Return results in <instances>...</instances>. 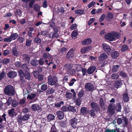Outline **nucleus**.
<instances>
[{"instance_id": "2", "label": "nucleus", "mask_w": 132, "mask_h": 132, "mask_svg": "<svg viewBox=\"0 0 132 132\" xmlns=\"http://www.w3.org/2000/svg\"><path fill=\"white\" fill-rule=\"evenodd\" d=\"M57 81V78L56 76H54L53 78L51 76H49L48 78V84L53 86L56 84Z\"/></svg>"}, {"instance_id": "60", "label": "nucleus", "mask_w": 132, "mask_h": 132, "mask_svg": "<svg viewBox=\"0 0 132 132\" xmlns=\"http://www.w3.org/2000/svg\"><path fill=\"white\" fill-rule=\"evenodd\" d=\"M76 81V80L75 79L73 78L72 79L70 82L69 83V85L70 86H72L74 84L75 82Z\"/></svg>"}, {"instance_id": "54", "label": "nucleus", "mask_w": 132, "mask_h": 132, "mask_svg": "<svg viewBox=\"0 0 132 132\" xmlns=\"http://www.w3.org/2000/svg\"><path fill=\"white\" fill-rule=\"evenodd\" d=\"M4 41L5 42H10L12 40L10 37L5 38L4 39Z\"/></svg>"}, {"instance_id": "21", "label": "nucleus", "mask_w": 132, "mask_h": 132, "mask_svg": "<svg viewBox=\"0 0 132 132\" xmlns=\"http://www.w3.org/2000/svg\"><path fill=\"white\" fill-rule=\"evenodd\" d=\"M108 56L105 54L102 53L98 57V59L100 60H104L108 58Z\"/></svg>"}, {"instance_id": "8", "label": "nucleus", "mask_w": 132, "mask_h": 132, "mask_svg": "<svg viewBox=\"0 0 132 132\" xmlns=\"http://www.w3.org/2000/svg\"><path fill=\"white\" fill-rule=\"evenodd\" d=\"M123 83L121 80H116L113 84V86L115 88H118L120 87Z\"/></svg>"}, {"instance_id": "38", "label": "nucleus", "mask_w": 132, "mask_h": 132, "mask_svg": "<svg viewBox=\"0 0 132 132\" xmlns=\"http://www.w3.org/2000/svg\"><path fill=\"white\" fill-rule=\"evenodd\" d=\"M12 53L15 56H17L18 55V53L17 51L16 48L14 47L12 49Z\"/></svg>"}, {"instance_id": "44", "label": "nucleus", "mask_w": 132, "mask_h": 132, "mask_svg": "<svg viewBox=\"0 0 132 132\" xmlns=\"http://www.w3.org/2000/svg\"><path fill=\"white\" fill-rule=\"evenodd\" d=\"M84 90L82 89H81L80 90L78 94V96L80 97H82L84 94Z\"/></svg>"}, {"instance_id": "26", "label": "nucleus", "mask_w": 132, "mask_h": 132, "mask_svg": "<svg viewBox=\"0 0 132 132\" xmlns=\"http://www.w3.org/2000/svg\"><path fill=\"white\" fill-rule=\"evenodd\" d=\"M18 36V34L17 33H13L11 34L10 37L12 40L16 39Z\"/></svg>"}, {"instance_id": "6", "label": "nucleus", "mask_w": 132, "mask_h": 132, "mask_svg": "<svg viewBox=\"0 0 132 132\" xmlns=\"http://www.w3.org/2000/svg\"><path fill=\"white\" fill-rule=\"evenodd\" d=\"M59 36V35L57 33L54 32L50 33L49 34L47 35V36L49 38H51L52 39L57 38Z\"/></svg>"}, {"instance_id": "34", "label": "nucleus", "mask_w": 132, "mask_h": 132, "mask_svg": "<svg viewBox=\"0 0 132 132\" xmlns=\"http://www.w3.org/2000/svg\"><path fill=\"white\" fill-rule=\"evenodd\" d=\"M23 60L25 61H27V62H29V60L30 57L29 56L25 54L23 55Z\"/></svg>"}, {"instance_id": "5", "label": "nucleus", "mask_w": 132, "mask_h": 132, "mask_svg": "<svg viewBox=\"0 0 132 132\" xmlns=\"http://www.w3.org/2000/svg\"><path fill=\"white\" fill-rule=\"evenodd\" d=\"M31 110L34 111H38L41 110V108L40 105L36 104H33L31 107Z\"/></svg>"}, {"instance_id": "39", "label": "nucleus", "mask_w": 132, "mask_h": 132, "mask_svg": "<svg viewBox=\"0 0 132 132\" xmlns=\"http://www.w3.org/2000/svg\"><path fill=\"white\" fill-rule=\"evenodd\" d=\"M88 114H89L91 116H95V111L93 109L89 110L88 112Z\"/></svg>"}, {"instance_id": "14", "label": "nucleus", "mask_w": 132, "mask_h": 132, "mask_svg": "<svg viewBox=\"0 0 132 132\" xmlns=\"http://www.w3.org/2000/svg\"><path fill=\"white\" fill-rule=\"evenodd\" d=\"M90 49V47L89 46L85 47L81 49V52L82 54H84L88 52Z\"/></svg>"}, {"instance_id": "36", "label": "nucleus", "mask_w": 132, "mask_h": 132, "mask_svg": "<svg viewBox=\"0 0 132 132\" xmlns=\"http://www.w3.org/2000/svg\"><path fill=\"white\" fill-rule=\"evenodd\" d=\"M121 109V106L120 103H117L115 107V109L117 111H120Z\"/></svg>"}, {"instance_id": "56", "label": "nucleus", "mask_w": 132, "mask_h": 132, "mask_svg": "<svg viewBox=\"0 0 132 132\" xmlns=\"http://www.w3.org/2000/svg\"><path fill=\"white\" fill-rule=\"evenodd\" d=\"M24 40V38L21 37L19 38L17 40L18 41L21 43H23Z\"/></svg>"}, {"instance_id": "59", "label": "nucleus", "mask_w": 132, "mask_h": 132, "mask_svg": "<svg viewBox=\"0 0 132 132\" xmlns=\"http://www.w3.org/2000/svg\"><path fill=\"white\" fill-rule=\"evenodd\" d=\"M10 61V60L8 59H5L3 60V62L4 64H7Z\"/></svg>"}, {"instance_id": "64", "label": "nucleus", "mask_w": 132, "mask_h": 132, "mask_svg": "<svg viewBox=\"0 0 132 132\" xmlns=\"http://www.w3.org/2000/svg\"><path fill=\"white\" fill-rule=\"evenodd\" d=\"M105 14H104L101 15L99 20L100 22H102L104 20L105 18Z\"/></svg>"}, {"instance_id": "52", "label": "nucleus", "mask_w": 132, "mask_h": 132, "mask_svg": "<svg viewBox=\"0 0 132 132\" xmlns=\"http://www.w3.org/2000/svg\"><path fill=\"white\" fill-rule=\"evenodd\" d=\"M18 103L15 100H13L12 103V106L14 107H16L18 105Z\"/></svg>"}, {"instance_id": "27", "label": "nucleus", "mask_w": 132, "mask_h": 132, "mask_svg": "<svg viewBox=\"0 0 132 132\" xmlns=\"http://www.w3.org/2000/svg\"><path fill=\"white\" fill-rule=\"evenodd\" d=\"M78 35L77 31L75 30H74L71 33V36L72 38L75 39Z\"/></svg>"}, {"instance_id": "63", "label": "nucleus", "mask_w": 132, "mask_h": 132, "mask_svg": "<svg viewBox=\"0 0 132 132\" xmlns=\"http://www.w3.org/2000/svg\"><path fill=\"white\" fill-rule=\"evenodd\" d=\"M48 6V5L47 4V1L45 0L43 2V6L44 8H46Z\"/></svg>"}, {"instance_id": "57", "label": "nucleus", "mask_w": 132, "mask_h": 132, "mask_svg": "<svg viewBox=\"0 0 132 132\" xmlns=\"http://www.w3.org/2000/svg\"><path fill=\"white\" fill-rule=\"evenodd\" d=\"M39 64L40 65H43L44 64V62L43 60V58H40L38 61Z\"/></svg>"}, {"instance_id": "17", "label": "nucleus", "mask_w": 132, "mask_h": 132, "mask_svg": "<svg viewBox=\"0 0 132 132\" xmlns=\"http://www.w3.org/2000/svg\"><path fill=\"white\" fill-rule=\"evenodd\" d=\"M31 91V89L30 86H28L27 88L23 89V94L24 95L27 94L28 95L29 94H30L29 92H30Z\"/></svg>"}, {"instance_id": "23", "label": "nucleus", "mask_w": 132, "mask_h": 132, "mask_svg": "<svg viewBox=\"0 0 132 132\" xmlns=\"http://www.w3.org/2000/svg\"><path fill=\"white\" fill-rule=\"evenodd\" d=\"M119 77V74L118 73H114L112 74L111 76V78L113 79H118Z\"/></svg>"}, {"instance_id": "37", "label": "nucleus", "mask_w": 132, "mask_h": 132, "mask_svg": "<svg viewBox=\"0 0 132 132\" xmlns=\"http://www.w3.org/2000/svg\"><path fill=\"white\" fill-rule=\"evenodd\" d=\"M55 117L52 114H49L47 116L48 120L49 121L53 120L54 119Z\"/></svg>"}, {"instance_id": "30", "label": "nucleus", "mask_w": 132, "mask_h": 132, "mask_svg": "<svg viewBox=\"0 0 132 132\" xmlns=\"http://www.w3.org/2000/svg\"><path fill=\"white\" fill-rule=\"evenodd\" d=\"M128 49V46L126 45H124L122 46L121 49V51L122 52H124L127 50Z\"/></svg>"}, {"instance_id": "48", "label": "nucleus", "mask_w": 132, "mask_h": 132, "mask_svg": "<svg viewBox=\"0 0 132 132\" xmlns=\"http://www.w3.org/2000/svg\"><path fill=\"white\" fill-rule=\"evenodd\" d=\"M96 4L95 2L92 1L89 3L88 5V7L89 8H90L92 6H93Z\"/></svg>"}, {"instance_id": "12", "label": "nucleus", "mask_w": 132, "mask_h": 132, "mask_svg": "<svg viewBox=\"0 0 132 132\" xmlns=\"http://www.w3.org/2000/svg\"><path fill=\"white\" fill-rule=\"evenodd\" d=\"M8 76L10 78H14L17 75V73L14 71L10 72L7 73Z\"/></svg>"}, {"instance_id": "13", "label": "nucleus", "mask_w": 132, "mask_h": 132, "mask_svg": "<svg viewBox=\"0 0 132 132\" xmlns=\"http://www.w3.org/2000/svg\"><path fill=\"white\" fill-rule=\"evenodd\" d=\"M8 114L9 116L13 117L16 114V112L14 109H12L8 111Z\"/></svg>"}, {"instance_id": "51", "label": "nucleus", "mask_w": 132, "mask_h": 132, "mask_svg": "<svg viewBox=\"0 0 132 132\" xmlns=\"http://www.w3.org/2000/svg\"><path fill=\"white\" fill-rule=\"evenodd\" d=\"M22 69L27 71L28 69V65L26 64H23L21 66Z\"/></svg>"}, {"instance_id": "4", "label": "nucleus", "mask_w": 132, "mask_h": 132, "mask_svg": "<svg viewBox=\"0 0 132 132\" xmlns=\"http://www.w3.org/2000/svg\"><path fill=\"white\" fill-rule=\"evenodd\" d=\"M105 38L110 41L116 40L115 38L113 37L112 32L108 33L105 35Z\"/></svg>"}, {"instance_id": "53", "label": "nucleus", "mask_w": 132, "mask_h": 132, "mask_svg": "<svg viewBox=\"0 0 132 132\" xmlns=\"http://www.w3.org/2000/svg\"><path fill=\"white\" fill-rule=\"evenodd\" d=\"M47 85L44 84L42 86L41 88L43 90H45L47 89Z\"/></svg>"}, {"instance_id": "32", "label": "nucleus", "mask_w": 132, "mask_h": 132, "mask_svg": "<svg viewBox=\"0 0 132 132\" xmlns=\"http://www.w3.org/2000/svg\"><path fill=\"white\" fill-rule=\"evenodd\" d=\"M113 37L117 38H119L121 36L120 34L116 32H112Z\"/></svg>"}, {"instance_id": "49", "label": "nucleus", "mask_w": 132, "mask_h": 132, "mask_svg": "<svg viewBox=\"0 0 132 132\" xmlns=\"http://www.w3.org/2000/svg\"><path fill=\"white\" fill-rule=\"evenodd\" d=\"M66 96L68 98H70L72 96V93L69 92H67L66 94Z\"/></svg>"}, {"instance_id": "55", "label": "nucleus", "mask_w": 132, "mask_h": 132, "mask_svg": "<svg viewBox=\"0 0 132 132\" xmlns=\"http://www.w3.org/2000/svg\"><path fill=\"white\" fill-rule=\"evenodd\" d=\"M15 15H19L20 16L21 14V12L20 9H18L15 12Z\"/></svg>"}, {"instance_id": "10", "label": "nucleus", "mask_w": 132, "mask_h": 132, "mask_svg": "<svg viewBox=\"0 0 132 132\" xmlns=\"http://www.w3.org/2000/svg\"><path fill=\"white\" fill-rule=\"evenodd\" d=\"M102 46L104 50L106 52H109L111 50L110 46L106 43L102 44Z\"/></svg>"}, {"instance_id": "62", "label": "nucleus", "mask_w": 132, "mask_h": 132, "mask_svg": "<svg viewBox=\"0 0 132 132\" xmlns=\"http://www.w3.org/2000/svg\"><path fill=\"white\" fill-rule=\"evenodd\" d=\"M61 110L63 111H67L68 110V107L67 106H64L61 109Z\"/></svg>"}, {"instance_id": "42", "label": "nucleus", "mask_w": 132, "mask_h": 132, "mask_svg": "<svg viewBox=\"0 0 132 132\" xmlns=\"http://www.w3.org/2000/svg\"><path fill=\"white\" fill-rule=\"evenodd\" d=\"M18 121L19 123H21L22 122V121H23V117L20 115H18L17 117Z\"/></svg>"}, {"instance_id": "33", "label": "nucleus", "mask_w": 132, "mask_h": 132, "mask_svg": "<svg viewBox=\"0 0 132 132\" xmlns=\"http://www.w3.org/2000/svg\"><path fill=\"white\" fill-rule=\"evenodd\" d=\"M39 6L37 4H35L34 6V10L38 12L40 10Z\"/></svg>"}, {"instance_id": "20", "label": "nucleus", "mask_w": 132, "mask_h": 132, "mask_svg": "<svg viewBox=\"0 0 132 132\" xmlns=\"http://www.w3.org/2000/svg\"><path fill=\"white\" fill-rule=\"evenodd\" d=\"M92 42V40L90 39L87 38L83 41L82 42V44L83 45H87L90 44Z\"/></svg>"}, {"instance_id": "58", "label": "nucleus", "mask_w": 132, "mask_h": 132, "mask_svg": "<svg viewBox=\"0 0 132 132\" xmlns=\"http://www.w3.org/2000/svg\"><path fill=\"white\" fill-rule=\"evenodd\" d=\"M100 106L101 107H102L104 105V100L102 98H100Z\"/></svg>"}, {"instance_id": "29", "label": "nucleus", "mask_w": 132, "mask_h": 132, "mask_svg": "<svg viewBox=\"0 0 132 132\" xmlns=\"http://www.w3.org/2000/svg\"><path fill=\"white\" fill-rule=\"evenodd\" d=\"M108 108V112L110 113L111 114H113L114 113L113 108L112 107L111 105H110L109 106Z\"/></svg>"}, {"instance_id": "61", "label": "nucleus", "mask_w": 132, "mask_h": 132, "mask_svg": "<svg viewBox=\"0 0 132 132\" xmlns=\"http://www.w3.org/2000/svg\"><path fill=\"white\" fill-rule=\"evenodd\" d=\"M12 99L11 97H9L8 98V100L7 101V105H9L11 104V102H12Z\"/></svg>"}, {"instance_id": "9", "label": "nucleus", "mask_w": 132, "mask_h": 132, "mask_svg": "<svg viewBox=\"0 0 132 132\" xmlns=\"http://www.w3.org/2000/svg\"><path fill=\"white\" fill-rule=\"evenodd\" d=\"M74 50L73 49H71L66 54L67 58L70 59L73 57L74 55Z\"/></svg>"}, {"instance_id": "11", "label": "nucleus", "mask_w": 132, "mask_h": 132, "mask_svg": "<svg viewBox=\"0 0 132 132\" xmlns=\"http://www.w3.org/2000/svg\"><path fill=\"white\" fill-rule=\"evenodd\" d=\"M79 121H78L77 119L74 118L72 119L70 123L72 127L74 128H75L76 127V125L77 123Z\"/></svg>"}, {"instance_id": "19", "label": "nucleus", "mask_w": 132, "mask_h": 132, "mask_svg": "<svg viewBox=\"0 0 132 132\" xmlns=\"http://www.w3.org/2000/svg\"><path fill=\"white\" fill-rule=\"evenodd\" d=\"M119 55V52L117 51H114L112 52L111 54V56L112 58L116 59L118 57Z\"/></svg>"}, {"instance_id": "40", "label": "nucleus", "mask_w": 132, "mask_h": 132, "mask_svg": "<svg viewBox=\"0 0 132 132\" xmlns=\"http://www.w3.org/2000/svg\"><path fill=\"white\" fill-rule=\"evenodd\" d=\"M68 110L73 112H76V110L75 109L74 107L71 106H68Z\"/></svg>"}, {"instance_id": "7", "label": "nucleus", "mask_w": 132, "mask_h": 132, "mask_svg": "<svg viewBox=\"0 0 132 132\" xmlns=\"http://www.w3.org/2000/svg\"><path fill=\"white\" fill-rule=\"evenodd\" d=\"M43 58H44L45 59H46L47 58L49 59V61H53V56L51 55L49 53L48 54L45 53L43 54Z\"/></svg>"}, {"instance_id": "1", "label": "nucleus", "mask_w": 132, "mask_h": 132, "mask_svg": "<svg viewBox=\"0 0 132 132\" xmlns=\"http://www.w3.org/2000/svg\"><path fill=\"white\" fill-rule=\"evenodd\" d=\"M4 92L6 94L10 96L13 95L15 94L13 88L10 85L6 86L4 89Z\"/></svg>"}, {"instance_id": "50", "label": "nucleus", "mask_w": 132, "mask_h": 132, "mask_svg": "<svg viewBox=\"0 0 132 132\" xmlns=\"http://www.w3.org/2000/svg\"><path fill=\"white\" fill-rule=\"evenodd\" d=\"M32 42L31 40L28 39H27L26 41V45L27 46H29L31 44V43Z\"/></svg>"}, {"instance_id": "22", "label": "nucleus", "mask_w": 132, "mask_h": 132, "mask_svg": "<svg viewBox=\"0 0 132 132\" xmlns=\"http://www.w3.org/2000/svg\"><path fill=\"white\" fill-rule=\"evenodd\" d=\"M81 113L83 115H86L88 114L87 108L85 107H82L80 110Z\"/></svg>"}, {"instance_id": "28", "label": "nucleus", "mask_w": 132, "mask_h": 132, "mask_svg": "<svg viewBox=\"0 0 132 132\" xmlns=\"http://www.w3.org/2000/svg\"><path fill=\"white\" fill-rule=\"evenodd\" d=\"M72 67V65L69 64H67L64 66V67L65 68V69L68 70L71 69Z\"/></svg>"}, {"instance_id": "46", "label": "nucleus", "mask_w": 132, "mask_h": 132, "mask_svg": "<svg viewBox=\"0 0 132 132\" xmlns=\"http://www.w3.org/2000/svg\"><path fill=\"white\" fill-rule=\"evenodd\" d=\"M119 66L117 65L114 66L112 69V71L113 72L117 71L119 69Z\"/></svg>"}, {"instance_id": "25", "label": "nucleus", "mask_w": 132, "mask_h": 132, "mask_svg": "<svg viewBox=\"0 0 132 132\" xmlns=\"http://www.w3.org/2000/svg\"><path fill=\"white\" fill-rule=\"evenodd\" d=\"M123 98L125 102H127L129 100V97L128 94L127 93H124L123 95Z\"/></svg>"}, {"instance_id": "24", "label": "nucleus", "mask_w": 132, "mask_h": 132, "mask_svg": "<svg viewBox=\"0 0 132 132\" xmlns=\"http://www.w3.org/2000/svg\"><path fill=\"white\" fill-rule=\"evenodd\" d=\"M30 64L34 66H36L38 64V61L36 59H33L31 60Z\"/></svg>"}, {"instance_id": "15", "label": "nucleus", "mask_w": 132, "mask_h": 132, "mask_svg": "<svg viewBox=\"0 0 132 132\" xmlns=\"http://www.w3.org/2000/svg\"><path fill=\"white\" fill-rule=\"evenodd\" d=\"M96 69V68L95 66H91L88 69L87 72L88 74H91L95 71Z\"/></svg>"}, {"instance_id": "35", "label": "nucleus", "mask_w": 132, "mask_h": 132, "mask_svg": "<svg viewBox=\"0 0 132 132\" xmlns=\"http://www.w3.org/2000/svg\"><path fill=\"white\" fill-rule=\"evenodd\" d=\"M76 70L72 68L68 71V73L70 75L75 74L76 73Z\"/></svg>"}, {"instance_id": "31", "label": "nucleus", "mask_w": 132, "mask_h": 132, "mask_svg": "<svg viewBox=\"0 0 132 132\" xmlns=\"http://www.w3.org/2000/svg\"><path fill=\"white\" fill-rule=\"evenodd\" d=\"M75 13L78 15L81 14L84 12V10L81 9H78L75 10Z\"/></svg>"}, {"instance_id": "45", "label": "nucleus", "mask_w": 132, "mask_h": 132, "mask_svg": "<svg viewBox=\"0 0 132 132\" xmlns=\"http://www.w3.org/2000/svg\"><path fill=\"white\" fill-rule=\"evenodd\" d=\"M36 96V95L35 93H31L30 94H29L28 95L27 97L28 98L30 99H32Z\"/></svg>"}, {"instance_id": "16", "label": "nucleus", "mask_w": 132, "mask_h": 132, "mask_svg": "<svg viewBox=\"0 0 132 132\" xmlns=\"http://www.w3.org/2000/svg\"><path fill=\"white\" fill-rule=\"evenodd\" d=\"M56 114L57 117L60 119H62L64 118V114L63 112L59 111L56 112Z\"/></svg>"}, {"instance_id": "41", "label": "nucleus", "mask_w": 132, "mask_h": 132, "mask_svg": "<svg viewBox=\"0 0 132 132\" xmlns=\"http://www.w3.org/2000/svg\"><path fill=\"white\" fill-rule=\"evenodd\" d=\"M29 115L28 114H25L23 117V121H25L27 120L29 118Z\"/></svg>"}, {"instance_id": "47", "label": "nucleus", "mask_w": 132, "mask_h": 132, "mask_svg": "<svg viewBox=\"0 0 132 132\" xmlns=\"http://www.w3.org/2000/svg\"><path fill=\"white\" fill-rule=\"evenodd\" d=\"M118 73L120 76H121L123 77H126V74L123 71L118 72Z\"/></svg>"}, {"instance_id": "43", "label": "nucleus", "mask_w": 132, "mask_h": 132, "mask_svg": "<svg viewBox=\"0 0 132 132\" xmlns=\"http://www.w3.org/2000/svg\"><path fill=\"white\" fill-rule=\"evenodd\" d=\"M25 76L26 79H27L29 80L31 78V76L30 74L28 72H26Z\"/></svg>"}, {"instance_id": "18", "label": "nucleus", "mask_w": 132, "mask_h": 132, "mask_svg": "<svg viewBox=\"0 0 132 132\" xmlns=\"http://www.w3.org/2000/svg\"><path fill=\"white\" fill-rule=\"evenodd\" d=\"M91 108L93 109H94L95 110H99L98 106L97 103L94 102H92L90 104Z\"/></svg>"}, {"instance_id": "3", "label": "nucleus", "mask_w": 132, "mask_h": 132, "mask_svg": "<svg viewBox=\"0 0 132 132\" xmlns=\"http://www.w3.org/2000/svg\"><path fill=\"white\" fill-rule=\"evenodd\" d=\"M94 84L90 82H87L85 86L86 90L87 92L93 91L95 90Z\"/></svg>"}]
</instances>
